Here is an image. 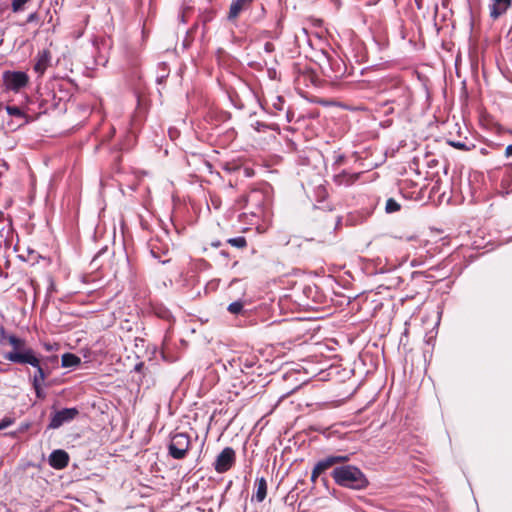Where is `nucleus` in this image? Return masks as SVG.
<instances>
[{
	"label": "nucleus",
	"mask_w": 512,
	"mask_h": 512,
	"mask_svg": "<svg viewBox=\"0 0 512 512\" xmlns=\"http://www.w3.org/2000/svg\"><path fill=\"white\" fill-rule=\"evenodd\" d=\"M0 343H8L13 349L4 354V358L19 365H30L35 368L31 378L32 384H44L48 374L41 364L40 355L31 347L27 346L24 338L7 332L4 327L0 328Z\"/></svg>",
	"instance_id": "nucleus-1"
},
{
	"label": "nucleus",
	"mask_w": 512,
	"mask_h": 512,
	"mask_svg": "<svg viewBox=\"0 0 512 512\" xmlns=\"http://www.w3.org/2000/svg\"><path fill=\"white\" fill-rule=\"evenodd\" d=\"M332 477L339 486L354 490H363L369 485L365 474L354 465H343L336 467Z\"/></svg>",
	"instance_id": "nucleus-2"
},
{
	"label": "nucleus",
	"mask_w": 512,
	"mask_h": 512,
	"mask_svg": "<svg viewBox=\"0 0 512 512\" xmlns=\"http://www.w3.org/2000/svg\"><path fill=\"white\" fill-rule=\"evenodd\" d=\"M191 446L192 440L189 434L175 431L170 434L167 445L168 455L174 460H183L186 458Z\"/></svg>",
	"instance_id": "nucleus-3"
},
{
	"label": "nucleus",
	"mask_w": 512,
	"mask_h": 512,
	"mask_svg": "<svg viewBox=\"0 0 512 512\" xmlns=\"http://www.w3.org/2000/svg\"><path fill=\"white\" fill-rule=\"evenodd\" d=\"M3 85L7 91L19 93L29 83V76L24 71H4L2 75Z\"/></svg>",
	"instance_id": "nucleus-4"
},
{
	"label": "nucleus",
	"mask_w": 512,
	"mask_h": 512,
	"mask_svg": "<svg viewBox=\"0 0 512 512\" xmlns=\"http://www.w3.org/2000/svg\"><path fill=\"white\" fill-rule=\"evenodd\" d=\"M387 102L397 105L400 111L406 110L412 102L411 91L405 85H397L392 89L391 98Z\"/></svg>",
	"instance_id": "nucleus-5"
},
{
	"label": "nucleus",
	"mask_w": 512,
	"mask_h": 512,
	"mask_svg": "<svg viewBox=\"0 0 512 512\" xmlns=\"http://www.w3.org/2000/svg\"><path fill=\"white\" fill-rule=\"evenodd\" d=\"M78 414L79 411L75 407L63 408L56 411L51 415L48 429H58L63 424L71 422Z\"/></svg>",
	"instance_id": "nucleus-6"
},
{
	"label": "nucleus",
	"mask_w": 512,
	"mask_h": 512,
	"mask_svg": "<svg viewBox=\"0 0 512 512\" xmlns=\"http://www.w3.org/2000/svg\"><path fill=\"white\" fill-rule=\"evenodd\" d=\"M236 454L233 448L225 447L216 457L213 464L214 469L218 473L227 472L235 463Z\"/></svg>",
	"instance_id": "nucleus-7"
},
{
	"label": "nucleus",
	"mask_w": 512,
	"mask_h": 512,
	"mask_svg": "<svg viewBox=\"0 0 512 512\" xmlns=\"http://www.w3.org/2000/svg\"><path fill=\"white\" fill-rule=\"evenodd\" d=\"M349 460V455H330L322 460H319L314 467L317 469V471H320V473L322 474L326 470L331 468L333 465L338 463H345L348 462Z\"/></svg>",
	"instance_id": "nucleus-8"
},
{
	"label": "nucleus",
	"mask_w": 512,
	"mask_h": 512,
	"mask_svg": "<svg viewBox=\"0 0 512 512\" xmlns=\"http://www.w3.org/2000/svg\"><path fill=\"white\" fill-rule=\"evenodd\" d=\"M51 62V53L47 49H43L37 53L34 64V71L40 76L45 73Z\"/></svg>",
	"instance_id": "nucleus-9"
},
{
	"label": "nucleus",
	"mask_w": 512,
	"mask_h": 512,
	"mask_svg": "<svg viewBox=\"0 0 512 512\" xmlns=\"http://www.w3.org/2000/svg\"><path fill=\"white\" fill-rule=\"evenodd\" d=\"M69 463V455L66 451L57 449L49 456V465L54 469H63Z\"/></svg>",
	"instance_id": "nucleus-10"
},
{
	"label": "nucleus",
	"mask_w": 512,
	"mask_h": 512,
	"mask_svg": "<svg viewBox=\"0 0 512 512\" xmlns=\"http://www.w3.org/2000/svg\"><path fill=\"white\" fill-rule=\"evenodd\" d=\"M512 0H492V4L489 6L490 17L494 20L506 13L510 8Z\"/></svg>",
	"instance_id": "nucleus-11"
},
{
	"label": "nucleus",
	"mask_w": 512,
	"mask_h": 512,
	"mask_svg": "<svg viewBox=\"0 0 512 512\" xmlns=\"http://www.w3.org/2000/svg\"><path fill=\"white\" fill-rule=\"evenodd\" d=\"M252 1L253 0H233L229 8L228 19H236L243 10L250 6Z\"/></svg>",
	"instance_id": "nucleus-12"
},
{
	"label": "nucleus",
	"mask_w": 512,
	"mask_h": 512,
	"mask_svg": "<svg viewBox=\"0 0 512 512\" xmlns=\"http://www.w3.org/2000/svg\"><path fill=\"white\" fill-rule=\"evenodd\" d=\"M360 177V173H350L343 171L335 176V182L338 185L349 186L355 183Z\"/></svg>",
	"instance_id": "nucleus-13"
},
{
	"label": "nucleus",
	"mask_w": 512,
	"mask_h": 512,
	"mask_svg": "<svg viewBox=\"0 0 512 512\" xmlns=\"http://www.w3.org/2000/svg\"><path fill=\"white\" fill-rule=\"evenodd\" d=\"M150 252L153 258L157 259L160 263L165 264L170 262V258H165L169 252L168 248L162 250L156 243H151Z\"/></svg>",
	"instance_id": "nucleus-14"
},
{
	"label": "nucleus",
	"mask_w": 512,
	"mask_h": 512,
	"mask_svg": "<svg viewBox=\"0 0 512 512\" xmlns=\"http://www.w3.org/2000/svg\"><path fill=\"white\" fill-rule=\"evenodd\" d=\"M257 489L255 492V499L257 502H263L267 496V481L264 477L257 478Z\"/></svg>",
	"instance_id": "nucleus-15"
},
{
	"label": "nucleus",
	"mask_w": 512,
	"mask_h": 512,
	"mask_svg": "<svg viewBox=\"0 0 512 512\" xmlns=\"http://www.w3.org/2000/svg\"><path fill=\"white\" fill-rule=\"evenodd\" d=\"M80 363V358L73 353H64L61 357V365L64 368L76 367Z\"/></svg>",
	"instance_id": "nucleus-16"
},
{
	"label": "nucleus",
	"mask_w": 512,
	"mask_h": 512,
	"mask_svg": "<svg viewBox=\"0 0 512 512\" xmlns=\"http://www.w3.org/2000/svg\"><path fill=\"white\" fill-rule=\"evenodd\" d=\"M227 310L234 315L244 314V302L241 300L234 301L228 305Z\"/></svg>",
	"instance_id": "nucleus-17"
},
{
	"label": "nucleus",
	"mask_w": 512,
	"mask_h": 512,
	"mask_svg": "<svg viewBox=\"0 0 512 512\" xmlns=\"http://www.w3.org/2000/svg\"><path fill=\"white\" fill-rule=\"evenodd\" d=\"M227 243L236 248H245L247 246V240L243 236L229 238Z\"/></svg>",
	"instance_id": "nucleus-18"
},
{
	"label": "nucleus",
	"mask_w": 512,
	"mask_h": 512,
	"mask_svg": "<svg viewBox=\"0 0 512 512\" xmlns=\"http://www.w3.org/2000/svg\"><path fill=\"white\" fill-rule=\"evenodd\" d=\"M401 208L400 204L393 198H389L387 201H386V205H385V211L387 213H394V212H397L399 211Z\"/></svg>",
	"instance_id": "nucleus-19"
},
{
	"label": "nucleus",
	"mask_w": 512,
	"mask_h": 512,
	"mask_svg": "<svg viewBox=\"0 0 512 512\" xmlns=\"http://www.w3.org/2000/svg\"><path fill=\"white\" fill-rule=\"evenodd\" d=\"M15 423V418L12 416H5L0 420V431L12 426Z\"/></svg>",
	"instance_id": "nucleus-20"
},
{
	"label": "nucleus",
	"mask_w": 512,
	"mask_h": 512,
	"mask_svg": "<svg viewBox=\"0 0 512 512\" xmlns=\"http://www.w3.org/2000/svg\"><path fill=\"white\" fill-rule=\"evenodd\" d=\"M335 64L337 65V71H335V73L330 77L334 78V81H337V78L341 77L344 74L345 68L343 63L339 60H336Z\"/></svg>",
	"instance_id": "nucleus-21"
},
{
	"label": "nucleus",
	"mask_w": 512,
	"mask_h": 512,
	"mask_svg": "<svg viewBox=\"0 0 512 512\" xmlns=\"http://www.w3.org/2000/svg\"><path fill=\"white\" fill-rule=\"evenodd\" d=\"M335 64L337 65V71H335V73L330 77L334 78V81H337V78L341 77L344 74L345 68L343 63L339 60H336Z\"/></svg>",
	"instance_id": "nucleus-22"
},
{
	"label": "nucleus",
	"mask_w": 512,
	"mask_h": 512,
	"mask_svg": "<svg viewBox=\"0 0 512 512\" xmlns=\"http://www.w3.org/2000/svg\"><path fill=\"white\" fill-rule=\"evenodd\" d=\"M6 111L10 116H14V117L24 116L23 111L17 106H7Z\"/></svg>",
	"instance_id": "nucleus-23"
},
{
	"label": "nucleus",
	"mask_w": 512,
	"mask_h": 512,
	"mask_svg": "<svg viewBox=\"0 0 512 512\" xmlns=\"http://www.w3.org/2000/svg\"><path fill=\"white\" fill-rule=\"evenodd\" d=\"M30 0H13L12 1V10L14 12L21 11L23 9V6L29 2Z\"/></svg>",
	"instance_id": "nucleus-24"
},
{
	"label": "nucleus",
	"mask_w": 512,
	"mask_h": 512,
	"mask_svg": "<svg viewBox=\"0 0 512 512\" xmlns=\"http://www.w3.org/2000/svg\"><path fill=\"white\" fill-rule=\"evenodd\" d=\"M315 193L319 200H324L328 195L327 190L323 185L317 186L315 189Z\"/></svg>",
	"instance_id": "nucleus-25"
},
{
	"label": "nucleus",
	"mask_w": 512,
	"mask_h": 512,
	"mask_svg": "<svg viewBox=\"0 0 512 512\" xmlns=\"http://www.w3.org/2000/svg\"><path fill=\"white\" fill-rule=\"evenodd\" d=\"M284 103H285L284 98L282 96H277L275 102L273 103V108L276 111H283Z\"/></svg>",
	"instance_id": "nucleus-26"
},
{
	"label": "nucleus",
	"mask_w": 512,
	"mask_h": 512,
	"mask_svg": "<svg viewBox=\"0 0 512 512\" xmlns=\"http://www.w3.org/2000/svg\"><path fill=\"white\" fill-rule=\"evenodd\" d=\"M32 386L38 399H44L46 397V394L42 388L43 384H32Z\"/></svg>",
	"instance_id": "nucleus-27"
},
{
	"label": "nucleus",
	"mask_w": 512,
	"mask_h": 512,
	"mask_svg": "<svg viewBox=\"0 0 512 512\" xmlns=\"http://www.w3.org/2000/svg\"><path fill=\"white\" fill-rule=\"evenodd\" d=\"M29 426H30L29 423L22 424L18 431H16V432H9L6 435L11 436V437H16L18 433L24 432L25 430H27L29 428Z\"/></svg>",
	"instance_id": "nucleus-28"
},
{
	"label": "nucleus",
	"mask_w": 512,
	"mask_h": 512,
	"mask_svg": "<svg viewBox=\"0 0 512 512\" xmlns=\"http://www.w3.org/2000/svg\"><path fill=\"white\" fill-rule=\"evenodd\" d=\"M449 144L452 146V147H455L457 149H465L466 148V145L464 142H461V141H450Z\"/></svg>",
	"instance_id": "nucleus-29"
},
{
	"label": "nucleus",
	"mask_w": 512,
	"mask_h": 512,
	"mask_svg": "<svg viewBox=\"0 0 512 512\" xmlns=\"http://www.w3.org/2000/svg\"><path fill=\"white\" fill-rule=\"evenodd\" d=\"M275 50V45L272 42H266L264 44V51L266 53H272Z\"/></svg>",
	"instance_id": "nucleus-30"
},
{
	"label": "nucleus",
	"mask_w": 512,
	"mask_h": 512,
	"mask_svg": "<svg viewBox=\"0 0 512 512\" xmlns=\"http://www.w3.org/2000/svg\"><path fill=\"white\" fill-rule=\"evenodd\" d=\"M321 475L320 471H317V469L314 467L311 474V481L313 483L316 482L317 478Z\"/></svg>",
	"instance_id": "nucleus-31"
},
{
	"label": "nucleus",
	"mask_w": 512,
	"mask_h": 512,
	"mask_svg": "<svg viewBox=\"0 0 512 512\" xmlns=\"http://www.w3.org/2000/svg\"><path fill=\"white\" fill-rule=\"evenodd\" d=\"M253 127L257 130V131H261L262 128H265L266 125L257 121L255 122V124L253 125Z\"/></svg>",
	"instance_id": "nucleus-32"
},
{
	"label": "nucleus",
	"mask_w": 512,
	"mask_h": 512,
	"mask_svg": "<svg viewBox=\"0 0 512 512\" xmlns=\"http://www.w3.org/2000/svg\"><path fill=\"white\" fill-rule=\"evenodd\" d=\"M285 117H286V121L288 123H290L293 120V113L288 110V111H286V116Z\"/></svg>",
	"instance_id": "nucleus-33"
},
{
	"label": "nucleus",
	"mask_w": 512,
	"mask_h": 512,
	"mask_svg": "<svg viewBox=\"0 0 512 512\" xmlns=\"http://www.w3.org/2000/svg\"><path fill=\"white\" fill-rule=\"evenodd\" d=\"M505 155L507 157L512 156V144L508 145L505 150Z\"/></svg>",
	"instance_id": "nucleus-34"
},
{
	"label": "nucleus",
	"mask_w": 512,
	"mask_h": 512,
	"mask_svg": "<svg viewBox=\"0 0 512 512\" xmlns=\"http://www.w3.org/2000/svg\"><path fill=\"white\" fill-rule=\"evenodd\" d=\"M142 367H143V363H138L135 365V370L140 371Z\"/></svg>",
	"instance_id": "nucleus-35"
},
{
	"label": "nucleus",
	"mask_w": 512,
	"mask_h": 512,
	"mask_svg": "<svg viewBox=\"0 0 512 512\" xmlns=\"http://www.w3.org/2000/svg\"><path fill=\"white\" fill-rule=\"evenodd\" d=\"M34 14H31L29 18L27 19L28 22H32L34 19Z\"/></svg>",
	"instance_id": "nucleus-36"
},
{
	"label": "nucleus",
	"mask_w": 512,
	"mask_h": 512,
	"mask_svg": "<svg viewBox=\"0 0 512 512\" xmlns=\"http://www.w3.org/2000/svg\"><path fill=\"white\" fill-rule=\"evenodd\" d=\"M510 133L512 134V131Z\"/></svg>",
	"instance_id": "nucleus-37"
}]
</instances>
